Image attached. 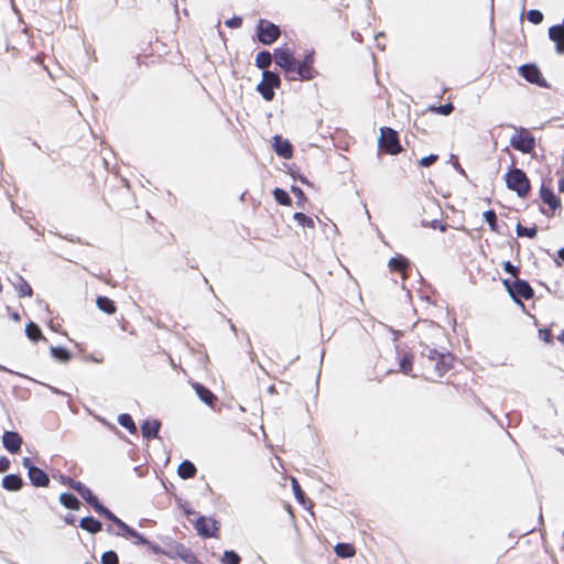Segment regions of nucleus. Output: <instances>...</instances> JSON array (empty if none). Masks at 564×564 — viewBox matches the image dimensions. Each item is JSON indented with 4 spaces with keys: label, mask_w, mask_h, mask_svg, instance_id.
I'll list each match as a JSON object with an SVG mask.
<instances>
[{
    "label": "nucleus",
    "mask_w": 564,
    "mask_h": 564,
    "mask_svg": "<svg viewBox=\"0 0 564 564\" xmlns=\"http://www.w3.org/2000/svg\"><path fill=\"white\" fill-rule=\"evenodd\" d=\"M196 467L189 460H183L177 468V474L183 479L193 478L196 475Z\"/></svg>",
    "instance_id": "23"
},
{
    "label": "nucleus",
    "mask_w": 564,
    "mask_h": 564,
    "mask_svg": "<svg viewBox=\"0 0 564 564\" xmlns=\"http://www.w3.org/2000/svg\"><path fill=\"white\" fill-rule=\"evenodd\" d=\"M335 552L339 557L347 558L355 555V547L348 543H338L335 546Z\"/></svg>",
    "instance_id": "29"
},
{
    "label": "nucleus",
    "mask_w": 564,
    "mask_h": 564,
    "mask_svg": "<svg viewBox=\"0 0 564 564\" xmlns=\"http://www.w3.org/2000/svg\"><path fill=\"white\" fill-rule=\"evenodd\" d=\"M422 226L424 227H432V228H438L441 231H445L446 228H447V225L446 224H441L438 220H432L431 223H425V221H422Z\"/></svg>",
    "instance_id": "45"
},
{
    "label": "nucleus",
    "mask_w": 564,
    "mask_h": 564,
    "mask_svg": "<svg viewBox=\"0 0 564 564\" xmlns=\"http://www.w3.org/2000/svg\"><path fill=\"white\" fill-rule=\"evenodd\" d=\"M28 476L31 484L35 487H47L50 484L47 474L39 467L30 468Z\"/></svg>",
    "instance_id": "15"
},
{
    "label": "nucleus",
    "mask_w": 564,
    "mask_h": 564,
    "mask_svg": "<svg viewBox=\"0 0 564 564\" xmlns=\"http://www.w3.org/2000/svg\"><path fill=\"white\" fill-rule=\"evenodd\" d=\"M292 193L299 198L304 199V193L300 187L292 186Z\"/></svg>",
    "instance_id": "52"
},
{
    "label": "nucleus",
    "mask_w": 564,
    "mask_h": 564,
    "mask_svg": "<svg viewBox=\"0 0 564 564\" xmlns=\"http://www.w3.org/2000/svg\"><path fill=\"white\" fill-rule=\"evenodd\" d=\"M280 83V77L275 73L264 70L262 73V82L258 84L257 90L267 101H270L274 97L273 88L279 87Z\"/></svg>",
    "instance_id": "7"
},
{
    "label": "nucleus",
    "mask_w": 564,
    "mask_h": 564,
    "mask_svg": "<svg viewBox=\"0 0 564 564\" xmlns=\"http://www.w3.org/2000/svg\"><path fill=\"white\" fill-rule=\"evenodd\" d=\"M62 481L63 484L67 485L69 488L78 492L82 496V498L90 506H93L97 500V497L91 492V490L80 481L74 480L69 477H62Z\"/></svg>",
    "instance_id": "10"
},
{
    "label": "nucleus",
    "mask_w": 564,
    "mask_h": 564,
    "mask_svg": "<svg viewBox=\"0 0 564 564\" xmlns=\"http://www.w3.org/2000/svg\"><path fill=\"white\" fill-rule=\"evenodd\" d=\"M94 510L100 514L106 517L109 521L113 522L116 525H119L121 523V519H119L116 514H113L109 509H107L105 506H102L98 499L95 501V503L91 506Z\"/></svg>",
    "instance_id": "25"
},
{
    "label": "nucleus",
    "mask_w": 564,
    "mask_h": 564,
    "mask_svg": "<svg viewBox=\"0 0 564 564\" xmlns=\"http://www.w3.org/2000/svg\"><path fill=\"white\" fill-rule=\"evenodd\" d=\"M539 337H540V339H542L545 343L552 341V335H551L550 330H547V329H540Z\"/></svg>",
    "instance_id": "48"
},
{
    "label": "nucleus",
    "mask_w": 564,
    "mask_h": 564,
    "mask_svg": "<svg viewBox=\"0 0 564 564\" xmlns=\"http://www.w3.org/2000/svg\"><path fill=\"white\" fill-rule=\"evenodd\" d=\"M506 183L507 187L516 192L519 197H525L530 191V182L525 173L517 167L506 174Z\"/></svg>",
    "instance_id": "3"
},
{
    "label": "nucleus",
    "mask_w": 564,
    "mask_h": 564,
    "mask_svg": "<svg viewBox=\"0 0 564 564\" xmlns=\"http://www.w3.org/2000/svg\"><path fill=\"white\" fill-rule=\"evenodd\" d=\"M224 564H239L240 556L235 551H225L223 556Z\"/></svg>",
    "instance_id": "38"
},
{
    "label": "nucleus",
    "mask_w": 564,
    "mask_h": 564,
    "mask_svg": "<svg viewBox=\"0 0 564 564\" xmlns=\"http://www.w3.org/2000/svg\"><path fill=\"white\" fill-rule=\"evenodd\" d=\"M79 527L90 533H97L101 530L102 524L100 521L93 517H85L80 520Z\"/></svg>",
    "instance_id": "24"
},
{
    "label": "nucleus",
    "mask_w": 564,
    "mask_h": 564,
    "mask_svg": "<svg viewBox=\"0 0 564 564\" xmlns=\"http://www.w3.org/2000/svg\"><path fill=\"white\" fill-rule=\"evenodd\" d=\"M558 258H561L564 261V248L558 250Z\"/></svg>",
    "instance_id": "55"
},
{
    "label": "nucleus",
    "mask_w": 564,
    "mask_h": 564,
    "mask_svg": "<svg viewBox=\"0 0 564 564\" xmlns=\"http://www.w3.org/2000/svg\"><path fill=\"white\" fill-rule=\"evenodd\" d=\"M558 191L564 192V177H562L558 182Z\"/></svg>",
    "instance_id": "54"
},
{
    "label": "nucleus",
    "mask_w": 564,
    "mask_h": 564,
    "mask_svg": "<svg viewBox=\"0 0 564 564\" xmlns=\"http://www.w3.org/2000/svg\"><path fill=\"white\" fill-rule=\"evenodd\" d=\"M527 18L531 23L539 24L543 21V13L539 10H530Z\"/></svg>",
    "instance_id": "40"
},
{
    "label": "nucleus",
    "mask_w": 564,
    "mask_h": 564,
    "mask_svg": "<svg viewBox=\"0 0 564 564\" xmlns=\"http://www.w3.org/2000/svg\"><path fill=\"white\" fill-rule=\"evenodd\" d=\"M503 270L508 273H510L512 276H517L519 273V268L513 265L510 261H506L503 263Z\"/></svg>",
    "instance_id": "46"
},
{
    "label": "nucleus",
    "mask_w": 564,
    "mask_h": 564,
    "mask_svg": "<svg viewBox=\"0 0 564 564\" xmlns=\"http://www.w3.org/2000/svg\"><path fill=\"white\" fill-rule=\"evenodd\" d=\"M314 54L313 52L307 53L301 63L295 62V69L293 75L301 80H310L315 76L313 68Z\"/></svg>",
    "instance_id": "9"
},
{
    "label": "nucleus",
    "mask_w": 564,
    "mask_h": 564,
    "mask_svg": "<svg viewBox=\"0 0 564 564\" xmlns=\"http://www.w3.org/2000/svg\"><path fill=\"white\" fill-rule=\"evenodd\" d=\"M25 333H26V336L31 340H34V341L43 338V335H42V332H41L40 327L36 324L32 323V322L26 325Z\"/></svg>",
    "instance_id": "32"
},
{
    "label": "nucleus",
    "mask_w": 564,
    "mask_h": 564,
    "mask_svg": "<svg viewBox=\"0 0 564 564\" xmlns=\"http://www.w3.org/2000/svg\"><path fill=\"white\" fill-rule=\"evenodd\" d=\"M503 285L506 286L508 293L513 299V301L520 304L522 307L523 303L521 302V299L529 300L534 295L531 285L527 281L521 279H516L514 281L505 279Z\"/></svg>",
    "instance_id": "4"
},
{
    "label": "nucleus",
    "mask_w": 564,
    "mask_h": 564,
    "mask_svg": "<svg viewBox=\"0 0 564 564\" xmlns=\"http://www.w3.org/2000/svg\"><path fill=\"white\" fill-rule=\"evenodd\" d=\"M273 140V147L276 154L282 156L283 159H290L292 156L291 143L288 140L282 139V137L280 135H275Z\"/></svg>",
    "instance_id": "16"
},
{
    "label": "nucleus",
    "mask_w": 564,
    "mask_h": 564,
    "mask_svg": "<svg viewBox=\"0 0 564 564\" xmlns=\"http://www.w3.org/2000/svg\"><path fill=\"white\" fill-rule=\"evenodd\" d=\"M133 539L135 540V544H140V545H150L151 543L142 535L140 534L139 532H137V535L133 536Z\"/></svg>",
    "instance_id": "50"
},
{
    "label": "nucleus",
    "mask_w": 564,
    "mask_h": 564,
    "mask_svg": "<svg viewBox=\"0 0 564 564\" xmlns=\"http://www.w3.org/2000/svg\"><path fill=\"white\" fill-rule=\"evenodd\" d=\"M96 304L100 311L109 315L116 312L115 302L107 296H98L96 300Z\"/></svg>",
    "instance_id": "27"
},
{
    "label": "nucleus",
    "mask_w": 564,
    "mask_h": 564,
    "mask_svg": "<svg viewBox=\"0 0 564 564\" xmlns=\"http://www.w3.org/2000/svg\"><path fill=\"white\" fill-rule=\"evenodd\" d=\"M193 387L196 391V394L204 403L213 405L214 401L216 400V397L209 389H207L200 383H194Z\"/></svg>",
    "instance_id": "22"
},
{
    "label": "nucleus",
    "mask_w": 564,
    "mask_h": 564,
    "mask_svg": "<svg viewBox=\"0 0 564 564\" xmlns=\"http://www.w3.org/2000/svg\"><path fill=\"white\" fill-rule=\"evenodd\" d=\"M273 58L274 63L285 70L289 79H297V77L293 75L295 69V59L288 48H276L274 51Z\"/></svg>",
    "instance_id": "6"
},
{
    "label": "nucleus",
    "mask_w": 564,
    "mask_h": 564,
    "mask_svg": "<svg viewBox=\"0 0 564 564\" xmlns=\"http://www.w3.org/2000/svg\"><path fill=\"white\" fill-rule=\"evenodd\" d=\"M409 267V260L401 254L393 257L389 261V268L391 270L398 271L402 274V278L405 279V270Z\"/></svg>",
    "instance_id": "21"
},
{
    "label": "nucleus",
    "mask_w": 564,
    "mask_h": 564,
    "mask_svg": "<svg viewBox=\"0 0 564 564\" xmlns=\"http://www.w3.org/2000/svg\"><path fill=\"white\" fill-rule=\"evenodd\" d=\"M9 467H10V460L4 456L0 457V473L7 471L9 469Z\"/></svg>",
    "instance_id": "49"
},
{
    "label": "nucleus",
    "mask_w": 564,
    "mask_h": 564,
    "mask_svg": "<svg viewBox=\"0 0 564 564\" xmlns=\"http://www.w3.org/2000/svg\"><path fill=\"white\" fill-rule=\"evenodd\" d=\"M514 133L510 137V145L522 153H531L536 145L535 138L523 127L510 126Z\"/></svg>",
    "instance_id": "2"
},
{
    "label": "nucleus",
    "mask_w": 564,
    "mask_h": 564,
    "mask_svg": "<svg viewBox=\"0 0 564 564\" xmlns=\"http://www.w3.org/2000/svg\"><path fill=\"white\" fill-rule=\"evenodd\" d=\"M484 218L486 223L490 226L492 230H496L497 226V216L494 210H487L484 213Z\"/></svg>",
    "instance_id": "41"
},
{
    "label": "nucleus",
    "mask_w": 564,
    "mask_h": 564,
    "mask_svg": "<svg viewBox=\"0 0 564 564\" xmlns=\"http://www.w3.org/2000/svg\"><path fill=\"white\" fill-rule=\"evenodd\" d=\"M430 111L434 112V113H438V115H442V116H448L453 112L454 110V106L452 102H447L445 105H442V106H431L429 108Z\"/></svg>",
    "instance_id": "35"
},
{
    "label": "nucleus",
    "mask_w": 564,
    "mask_h": 564,
    "mask_svg": "<svg viewBox=\"0 0 564 564\" xmlns=\"http://www.w3.org/2000/svg\"><path fill=\"white\" fill-rule=\"evenodd\" d=\"M242 23V19L239 18V17H234L231 19H228L225 24L228 26V28H239Z\"/></svg>",
    "instance_id": "47"
},
{
    "label": "nucleus",
    "mask_w": 564,
    "mask_h": 564,
    "mask_svg": "<svg viewBox=\"0 0 564 564\" xmlns=\"http://www.w3.org/2000/svg\"><path fill=\"white\" fill-rule=\"evenodd\" d=\"M273 196H274V199L279 204L285 205V206L291 205V198H290L289 194L284 189L279 188V187L274 188Z\"/></svg>",
    "instance_id": "33"
},
{
    "label": "nucleus",
    "mask_w": 564,
    "mask_h": 564,
    "mask_svg": "<svg viewBox=\"0 0 564 564\" xmlns=\"http://www.w3.org/2000/svg\"><path fill=\"white\" fill-rule=\"evenodd\" d=\"M10 281L20 296H32V288L23 276L15 274Z\"/></svg>",
    "instance_id": "18"
},
{
    "label": "nucleus",
    "mask_w": 564,
    "mask_h": 564,
    "mask_svg": "<svg viewBox=\"0 0 564 564\" xmlns=\"http://www.w3.org/2000/svg\"><path fill=\"white\" fill-rule=\"evenodd\" d=\"M516 231L519 237H529V238H534L538 232L535 227H524V226H521L520 224L517 225Z\"/></svg>",
    "instance_id": "36"
},
{
    "label": "nucleus",
    "mask_w": 564,
    "mask_h": 564,
    "mask_svg": "<svg viewBox=\"0 0 564 564\" xmlns=\"http://www.w3.org/2000/svg\"><path fill=\"white\" fill-rule=\"evenodd\" d=\"M421 365L426 379L443 377L452 367L453 356L451 354L440 352L435 348L422 345Z\"/></svg>",
    "instance_id": "1"
},
{
    "label": "nucleus",
    "mask_w": 564,
    "mask_h": 564,
    "mask_svg": "<svg viewBox=\"0 0 564 564\" xmlns=\"http://www.w3.org/2000/svg\"><path fill=\"white\" fill-rule=\"evenodd\" d=\"M51 355L62 362H67L70 359V352L64 347H51Z\"/></svg>",
    "instance_id": "30"
},
{
    "label": "nucleus",
    "mask_w": 564,
    "mask_h": 564,
    "mask_svg": "<svg viewBox=\"0 0 564 564\" xmlns=\"http://www.w3.org/2000/svg\"><path fill=\"white\" fill-rule=\"evenodd\" d=\"M151 547H152V550H153L154 552H159V549H160L159 546H156V545H152Z\"/></svg>",
    "instance_id": "56"
},
{
    "label": "nucleus",
    "mask_w": 564,
    "mask_h": 564,
    "mask_svg": "<svg viewBox=\"0 0 564 564\" xmlns=\"http://www.w3.org/2000/svg\"><path fill=\"white\" fill-rule=\"evenodd\" d=\"M379 147L387 153L395 155L401 152L402 148L399 142L398 133L391 128L383 127L380 129Z\"/></svg>",
    "instance_id": "5"
},
{
    "label": "nucleus",
    "mask_w": 564,
    "mask_h": 564,
    "mask_svg": "<svg viewBox=\"0 0 564 564\" xmlns=\"http://www.w3.org/2000/svg\"><path fill=\"white\" fill-rule=\"evenodd\" d=\"M2 444L7 451L14 454L21 448L22 437L17 432L7 431L2 436Z\"/></svg>",
    "instance_id": "12"
},
{
    "label": "nucleus",
    "mask_w": 564,
    "mask_h": 564,
    "mask_svg": "<svg viewBox=\"0 0 564 564\" xmlns=\"http://www.w3.org/2000/svg\"><path fill=\"white\" fill-rule=\"evenodd\" d=\"M118 422L121 426L126 427L130 432H134L137 430L135 424L129 414H120Z\"/></svg>",
    "instance_id": "37"
},
{
    "label": "nucleus",
    "mask_w": 564,
    "mask_h": 564,
    "mask_svg": "<svg viewBox=\"0 0 564 564\" xmlns=\"http://www.w3.org/2000/svg\"><path fill=\"white\" fill-rule=\"evenodd\" d=\"M195 529L203 536H213L215 531L217 530L216 522L205 517H200L197 519L195 523Z\"/></svg>",
    "instance_id": "13"
},
{
    "label": "nucleus",
    "mask_w": 564,
    "mask_h": 564,
    "mask_svg": "<svg viewBox=\"0 0 564 564\" xmlns=\"http://www.w3.org/2000/svg\"><path fill=\"white\" fill-rule=\"evenodd\" d=\"M280 35L279 26L265 21L260 20L258 25V39L261 43L269 45L273 43Z\"/></svg>",
    "instance_id": "8"
},
{
    "label": "nucleus",
    "mask_w": 564,
    "mask_h": 564,
    "mask_svg": "<svg viewBox=\"0 0 564 564\" xmlns=\"http://www.w3.org/2000/svg\"><path fill=\"white\" fill-rule=\"evenodd\" d=\"M550 39L556 44V52L564 54V26L553 25L549 29Z\"/></svg>",
    "instance_id": "14"
},
{
    "label": "nucleus",
    "mask_w": 564,
    "mask_h": 564,
    "mask_svg": "<svg viewBox=\"0 0 564 564\" xmlns=\"http://www.w3.org/2000/svg\"><path fill=\"white\" fill-rule=\"evenodd\" d=\"M520 75L528 82L545 86L540 69L535 65L525 64L519 67Z\"/></svg>",
    "instance_id": "11"
},
{
    "label": "nucleus",
    "mask_w": 564,
    "mask_h": 564,
    "mask_svg": "<svg viewBox=\"0 0 564 564\" xmlns=\"http://www.w3.org/2000/svg\"><path fill=\"white\" fill-rule=\"evenodd\" d=\"M293 219L296 221V224L301 227H308V228H314L315 226V221L313 218L306 216L305 214L303 213H295L293 215Z\"/></svg>",
    "instance_id": "31"
},
{
    "label": "nucleus",
    "mask_w": 564,
    "mask_h": 564,
    "mask_svg": "<svg viewBox=\"0 0 564 564\" xmlns=\"http://www.w3.org/2000/svg\"><path fill=\"white\" fill-rule=\"evenodd\" d=\"M12 317H13L15 321H18V319H19V314H18V313H15V314H13V316H12Z\"/></svg>",
    "instance_id": "57"
},
{
    "label": "nucleus",
    "mask_w": 564,
    "mask_h": 564,
    "mask_svg": "<svg viewBox=\"0 0 564 564\" xmlns=\"http://www.w3.org/2000/svg\"><path fill=\"white\" fill-rule=\"evenodd\" d=\"M64 521L67 523V524H74L75 522V517L73 514H66L64 517Z\"/></svg>",
    "instance_id": "53"
},
{
    "label": "nucleus",
    "mask_w": 564,
    "mask_h": 564,
    "mask_svg": "<svg viewBox=\"0 0 564 564\" xmlns=\"http://www.w3.org/2000/svg\"><path fill=\"white\" fill-rule=\"evenodd\" d=\"M437 159L438 156L436 154H430L427 156H423L419 163L421 166L427 167L434 164L437 161Z\"/></svg>",
    "instance_id": "43"
},
{
    "label": "nucleus",
    "mask_w": 564,
    "mask_h": 564,
    "mask_svg": "<svg viewBox=\"0 0 564 564\" xmlns=\"http://www.w3.org/2000/svg\"><path fill=\"white\" fill-rule=\"evenodd\" d=\"M540 197H541L542 202L544 204L549 205V207L552 210H555L556 208H558L561 206L560 198H557L555 196V194L553 193V191L551 188L545 187L544 185H542V187L540 189Z\"/></svg>",
    "instance_id": "17"
},
{
    "label": "nucleus",
    "mask_w": 564,
    "mask_h": 564,
    "mask_svg": "<svg viewBox=\"0 0 564 564\" xmlns=\"http://www.w3.org/2000/svg\"><path fill=\"white\" fill-rule=\"evenodd\" d=\"M272 55L268 51H262L256 56V65L258 68L268 70L267 68L271 65Z\"/></svg>",
    "instance_id": "28"
},
{
    "label": "nucleus",
    "mask_w": 564,
    "mask_h": 564,
    "mask_svg": "<svg viewBox=\"0 0 564 564\" xmlns=\"http://www.w3.org/2000/svg\"><path fill=\"white\" fill-rule=\"evenodd\" d=\"M94 361H96V362H101V359H98V357H95V358H94Z\"/></svg>",
    "instance_id": "58"
},
{
    "label": "nucleus",
    "mask_w": 564,
    "mask_h": 564,
    "mask_svg": "<svg viewBox=\"0 0 564 564\" xmlns=\"http://www.w3.org/2000/svg\"><path fill=\"white\" fill-rule=\"evenodd\" d=\"M122 532H123V535L127 536V538H132L134 535H137V532L133 528H131L130 525H128L127 523H124L123 521H121V523L118 525Z\"/></svg>",
    "instance_id": "42"
},
{
    "label": "nucleus",
    "mask_w": 564,
    "mask_h": 564,
    "mask_svg": "<svg viewBox=\"0 0 564 564\" xmlns=\"http://www.w3.org/2000/svg\"><path fill=\"white\" fill-rule=\"evenodd\" d=\"M59 502L68 509L78 510L80 508V501L72 494L63 492L59 495Z\"/></svg>",
    "instance_id": "26"
},
{
    "label": "nucleus",
    "mask_w": 564,
    "mask_h": 564,
    "mask_svg": "<svg viewBox=\"0 0 564 564\" xmlns=\"http://www.w3.org/2000/svg\"><path fill=\"white\" fill-rule=\"evenodd\" d=\"M23 480L19 475L10 474L3 477L2 487L9 491H18L22 488Z\"/></svg>",
    "instance_id": "19"
},
{
    "label": "nucleus",
    "mask_w": 564,
    "mask_h": 564,
    "mask_svg": "<svg viewBox=\"0 0 564 564\" xmlns=\"http://www.w3.org/2000/svg\"><path fill=\"white\" fill-rule=\"evenodd\" d=\"M292 488H293L294 495L297 498V500L303 502L304 492L302 491L300 484L296 481L295 478H292Z\"/></svg>",
    "instance_id": "44"
},
{
    "label": "nucleus",
    "mask_w": 564,
    "mask_h": 564,
    "mask_svg": "<svg viewBox=\"0 0 564 564\" xmlns=\"http://www.w3.org/2000/svg\"><path fill=\"white\" fill-rule=\"evenodd\" d=\"M101 564H119L118 555L115 551H107L101 555Z\"/></svg>",
    "instance_id": "39"
},
{
    "label": "nucleus",
    "mask_w": 564,
    "mask_h": 564,
    "mask_svg": "<svg viewBox=\"0 0 564 564\" xmlns=\"http://www.w3.org/2000/svg\"><path fill=\"white\" fill-rule=\"evenodd\" d=\"M22 466L28 469V474L30 473V468H35L36 466L32 465V462L29 457H24L22 460Z\"/></svg>",
    "instance_id": "51"
},
{
    "label": "nucleus",
    "mask_w": 564,
    "mask_h": 564,
    "mask_svg": "<svg viewBox=\"0 0 564 564\" xmlns=\"http://www.w3.org/2000/svg\"><path fill=\"white\" fill-rule=\"evenodd\" d=\"M400 371L410 375L413 367V358L412 356L405 354L399 361Z\"/></svg>",
    "instance_id": "34"
},
{
    "label": "nucleus",
    "mask_w": 564,
    "mask_h": 564,
    "mask_svg": "<svg viewBox=\"0 0 564 564\" xmlns=\"http://www.w3.org/2000/svg\"><path fill=\"white\" fill-rule=\"evenodd\" d=\"M160 422L158 420H145L141 425L142 435L145 438L155 437L160 430Z\"/></svg>",
    "instance_id": "20"
}]
</instances>
